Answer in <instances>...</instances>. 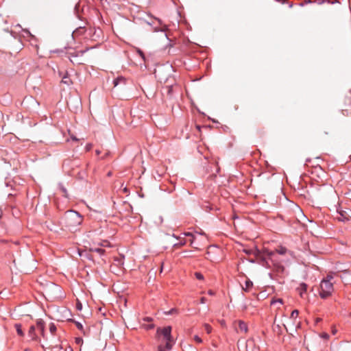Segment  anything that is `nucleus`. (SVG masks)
Instances as JSON below:
<instances>
[{
  "label": "nucleus",
  "instance_id": "obj_1",
  "mask_svg": "<svg viewBox=\"0 0 351 351\" xmlns=\"http://www.w3.org/2000/svg\"><path fill=\"white\" fill-rule=\"evenodd\" d=\"M333 277L332 275H328L324 278L319 285V294L322 299H326L330 297L334 291Z\"/></svg>",
  "mask_w": 351,
  "mask_h": 351
},
{
  "label": "nucleus",
  "instance_id": "obj_2",
  "mask_svg": "<svg viewBox=\"0 0 351 351\" xmlns=\"http://www.w3.org/2000/svg\"><path fill=\"white\" fill-rule=\"evenodd\" d=\"M171 332V326H165L162 328H159L156 332L158 337H162V341L165 342V348L167 350H170L172 348L173 339Z\"/></svg>",
  "mask_w": 351,
  "mask_h": 351
},
{
  "label": "nucleus",
  "instance_id": "obj_3",
  "mask_svg": "<svg viewBox=\"0 0 351 351\" xmlns=\"http://www.w3.org/2000/svg\"><path fill=\"white\" fill-rule=\"evenodd\" d=\"M173 237H176L177 239L180 240L179 243L174 244L175 247H179L184 245L186 243V240L185 239L184 237H191V239L189 240L190 245L191 246H193V247L197 249V247L194 246L195 240L196 237L193 233L187 232L182 233L180 236H178V237L173 234Z\"/></svg>",
  "mask_w": 351,
  "mask_h": 351
},
{
  "label": "nucleus",
  "instance_id": "obj_4",
  "mask_svg": "<svg viewBox=\"0 0 351 351\" xmlns=\"http://www.w3.org/2000/svg\"><path fill=\"white\" fill-rule=\"evenodd\" d=\"M66 218L73 221L70 223L71 226L80 225L82 222V216L75 211L70 210L66 215Z\"/></svg>",
  "mask_w": 351,
  "mask_h": 351
},
{
  "label": "nucleus",
  "instance_id": "obj_5",
  "mask_svg": "<svg viewBox=\"0 0 351 351\" xmlns=\"http://www.w3.org/2000/svg\"><path fill=\"white\" fill-rule=\"evenodd\" d=\"M297 290L302 298H304L307 291V285L302 282L300 284L299 287L297 288Z\"/></svg>",
  "mask_w": 351,
  "mask_h": 351
},
{
  "label": "nucleus",
  "instance_id": "obj_6",
  "mask_svg": "<svg viewBox=\"0 0 351 351\" xmlns=\"http://www.w3.org/2000/svg\"><path fill=\"white\" fill-rule=\"evenodd\" d=\"M247 351L251 349V351H261L258 346H257L253 340H248L246 343Z\"/></svg>",
  "mask_w": 351,
  "mask_h": 351
},
{
  "label": "nucleus",
  "instance_id": "obj_7",
  "mask_svg": "<svg viewBox=\"0 0 351 351\" xmlns=\"http://www.w3.org/2000/svg\"><path fill=\"white\" fill-rule=\"evenodd\" d=\"M276 252L280 255H285L288 254L291 257L293 256V252L288 251L287 249L283 246L278 247L276 249Z\"/></svg>",
  "mask_w": 351,
  "mask_h": 351
},
{
  "label": "nucleus",
  "instance_id": "obj_8",
  "mask_svg": "<svg viewBox=\"0 0 351 351\" xmlns=\"http://www.w3.org/2000/svg\"><path fill=\"white\" fill-rule=\"evenodd\" d=\"M238 330L241 332L247 333L248 331L247 324L241 320L238 322Z\"/></svg>",
  "mask_w": 351,
  "mask_h": 351
},
{
  "label": "nucleus",
  "instance_id": "obj_9",
  "mask_svg": "<svg viewBox=\"0 0 351 351\" xmlns=\"http://www.w3.org/2000/svg\"><path fill=\"white\" fill-rule=\"evenodd\" d=\"M35 330H36V327L34 326H32L29 328V332H28V335L31 337L32 340L38 341V337L36 335V334L35 332Z\"/></svg>",
  "mask_w": 351,
  "mask_h": 351
},
{
  "label": "nucleus",
  "instance_id": "obj_10",
  "mask_svg": "<svg viewBox=\"0 0 351 351\" xmlns=\"http://www.w3.org/2000/svg\"><path fill=\"white\" fill-rule=\"evenodd\" d=\"M36 328L40 331L41 335L45 337V325L42 320H39L36 323Z\"/></svg>",
  "mask_w": 351,
  "mask_h": 351
},
{
  "label": "nucleus",
  "instance_id": "obj_11",
  "mask_svg": "<svg viewBox=\"0 0 351 351\" xmlns=\"http://www.w3.org/2000/svg\"><path fill=\"white\" fill-rule=\"evenodd\" d=\"M125 84V78L123 77H118L113 81L114 86H118L119 84Z\"/></svg>",
  "mask_w": 351,
  "mask_h": 351
},
{
  "label": "nucleus",
  "instance_id": "obj_12",
  "mask_svg": "<svg viewBox=\"0 0 351 351\" xmlns=\"http://www.w3.org/2000/svg\"><path fill=\"white\" fill-rule=\"evenodd\" d=\"M244 252L247 254H254L255 256H258L259 251L257 249H245L243 250Z\"/></svg>",
  "mask_w": 351,
  "mask_h": 351
},
{
  "label": "nucleus",
  "instance_id": "obj_13",
  "mask_svg": "<svg viewBox=\"0 0 351 351\" xmlns=\"http://www.w3.org/2000/svg\"><path fill=\"white\" fill-rule=\"evenodd\" d=\"M14 327L16 330V332L17 334L21 336V337H23L24 336V332H23L22 330V328H21V325L20 324H16L14 325Z\"/></svg>",
  "mask_w": 351,
  "mask_h": 351
},
{
  "label": "nucleus",
  "instance_id": "obj_14",
  "mask_svg": "<svg viewBox=\"0 0 351 351\" xmlns=\"http://www.w3.org/2000/svg\"><path fill=\"white\" fill-rule=\"evenodd\" d=\"M90 251L99 253L100 254H103L105 252V250L100 247H93L90 249Z\"/></svg>",
  "mask_w": 351,
  "mask_h": 351
},
{
  "label": "nucleus",
  "instance_id": "obj_15",
  "mask_svg": "<svg viewBox=\"0 0 351 351\" xmlns=\"http://www.w3.org/2000/svg\"><path fill=\"white\" fill-rule=\"evenodd\" d=\"M253 285V283L251 280H247L245 281V287H243V289L245 291H249V289L252 287Z\"/></svg>",
  "mask_w": 351,
  "mask_h": 351
},
{
  "label": "nucleus",
  "instance_id": "obj_16",
  "mask_svg": "<svg viewBox=\"0 0 351 351\" xmlns=\"http://www.w3.org/2000/svg\"><path fill=\"white\" fill-rule=\"evenodd\" d=\"M203 327H204L205 331L206 332V333H208V334H210L213 330L211 326L209 325L208 324H204L203 325Z\"/></svg>",
  "mask_w": 351,
  "mask_h": 351
},
{
  "label": "nucleus",
  "instance_id": "obj_17",
  "mask_svg": "<svg viewBox=\"0 0 351 351\" xmlns=\"http://www.w3.org/2000/svg\"><path fill=\"white\" fill-rule=\"evenodd\" d=\"M98 245H99L101 247H110L111 246L110 242L107 240H104V241H101V243H98Z\"/></svg>",
  "mask_w": 351,
  "mask_h": 351
},
{
  "label": "nucleus",
  "instance_id": "obj_18",
  "mask_svg": "<svg viewBox=\"0 0 351 351\" xmlns=\"http://www.w3.org/2000/svg\"><path fill=\"white\" fill-rule=\"evenodd\" d=\"M49 330L51 334H54L56 331V326L53 323H51L49 325Z\"/></svg>",
  "mask_w": 351,
  "mask_h": 351
},
{
  "label": "nucleus",
  "instance_id": "obj_19",
  "mask_svg": "<svg viewBox=\"0 0 351 351\" xmlns=\"http://www.w3.org/2000/svg\"><path fill=\"white\" fill-rule=\"evenodd\" d=\"M62 82L69 85L71 83V80L67 76H64L62 77Z\"/></svg>",
  "mask_w": 351,
  "mask_h": 351
},
{
  "label": "nucleus",
  "instance_id": "obj_20",
  "mask_svg": "<svg viewBox=\"0 0 351 351\" xmlns=\"http://www.w3.org/2000/svg\"><path fill=\"white\" fill-rule=\"evenodd\" d=\"M299 315V311L298 310H294L292 311L291 314V319H295Z\"/></svg>",
  "mask_w": 351,
  "mask_h": 351
},
{
  "label": "nucleus",
  "instance_id": "obj_21",
  "mask_svg": "<svg viewBox=\"0 0 351 351\" xmlns=\"http://www.w3.org/2000/svg\"><path fill=\"white\" fill-rule=\"evenodd\" d=\"M195 276L196 277V278L197 280H204V276L199 272H195Z\"/></svg>",
  "mask_w": 351,
  "mask_h": 351
},
{
  "label": "nucleus",
  "instance_id": "obj_22",
  "mask_svg": "<svg viewBox=\"0 0 351 351\" xmlns=\"http://www.w3.org/2000/svg\"><path fill=\"white\" fill-rule=\"evenodd\" d=\"M276 303H279L280 304H282V300L280 299V298H278V299H276V300H272L271 302V305H274Z\"/></svg>",
  "mask_w": 351,
  "mask_h": 351
},
{
  "label": "nucleus",
  "instance_id": "obj_23",
  "mask_svg": "<svg viewBox=\"0 0 351 351\" xmlns=\"http://www.w3.org/2000/svg\"><path fill=\"white\" fill-rule=\"evenodd\" d=\"M194 340L195 341V342H197V343H201L202 342V339L198 336V335H195L194 336Z\"/></svg>",
  "mask_w": 351,
  "mask_h": 351
},
{
  "label": "nucleus",
  "instance_id": "obj_24",
  "mask_svg": "<svg viewBox=\"0 0 351 351\" xmlns=\"http://www.w3.org/2000/svg\"><path fill=\"white\" fill-rule=\"evenodd\" d=\"M144 327H145L147 330H150V329L154 328V324H150L145 325V326H144Z\"/></svg>",
  "mask_w": 351,
  "mask_h": 351
},
{
  "label": "nucleus",
  "instance_id": "obj_25",
  "mask_svg": "<svg viewBox=\"0 0 351 351\" xmlns=\"http://www.w3.org/2000/svg\"><path fill=\"white\" fill-rule=\"evenodd\" d=\"M321 337L323 338V339H328V337H329V335L326 333V332H323L320 335Z\"/></svg>",
  "mask_w": 351,
  "mask_h": 351
},
{
  "label": "nucleus",
  "instance_id": "obj_26",
  "mask_svg": "<svg viewBox=\"0 0 351 351\" xmlns=\"http://www.w3.org/2000/svg\"><path fill=\"white\" fill-rule=\"evenodd\" d=\"M75 341L77 344H80L82 343V339H81L80 337H77L75 339Z\"/></svg>",
  "mask_w": 351,
  "mask_h": 351
},
{
  "label": "nucleus",
  "instance_id": "obj_27",
  "mask_svg": "<svg viewBox=\"0 0 351 351\" xmlns=\"http://www.w3.org/2000/svg\"><path fill=\"white\" fill-rule=\"evenodd\" d=\"M158 351H165V348L162 346V345H159L158 347Z\"/></svg>",
  "mask_w": 351,
  "mask_h": 351
},
{
  "label": "nucleus",
  "instance_id": "obj_28",
  "mask_svg": "<svg viewBox=\"0 0 351 351\" xmlns=\"http://www.w3.org/2000/svg\"><path fill=\"white\" fill-rule=\"evenodd\" d=\"M143 320L146 321V322H152V318L149 317H146L143 318Z\"/></svg>",
  "mask_w": 351,
  "mask_h": 351
},
{
  "label": "nucleus",
  "instance_id": "obj_29",
  "mask_svg": "<svg viewBox=\"0 0 351 351\" xmlns=\"http://www.w3.org/2000/svg\"><path fill=\"white\" fill-rule=\"evenodd\" d=\"M91 147H92V145H91V144H88V145H86V149L87 151H88V150H90V149H91Z\"/></svg>",
  "mask_w": 351,
  "mask_h": 351
},
{
  "label": "nucleus",
  "instance_id": "obj_30",
  "mask_svg": "<svg viewBox=\"0 0 351 351\" xmlns=\"http://www.w3.org/2000/svg\"><path fill=\"white\" fill-rule=\"evenodd\" d=\"M206 301V299L204 298V297H202L201 299H200V303L202 304H204Z\"/></svg>",
  "mask_w": 351,
  "mask_h": 351
},
{
  "label": "nucleus",
  "instance_id": "obj_31",
  "mask_svg": "<svg viewBox=\"0 0 351 351\" xmlns=\"http://www.w3.org/2000/svg\"><path fill=\"white\" fill-rule=\"evenodd\" d=\"M274 253H275L274 252H269V253H268V255H269L271 258H272V257L274 256Z\"/></svg>",
  "mask_w": 351,
  "mask_h": 351
},
{
  "label": "nucleus",
  "instance_id": "obj_32",
  "mask_svg": "<svg viewBox=\"0 0 351 351\" xmlns=\"http://www.w3.org/2000/svg\"><path fill=\"white\" fill-rule=\"evenodd\" d=\"M138 53L140 54V56H141L143 58H144V54H143V53L141 51H140V50H139V51H138Z\"/></svg>",
  "mask_w": 351,
  "mask_h": 351
},
{
  "label": "nucleus",
  "instance_id": "obj_33",
  "mask_svg": "<svg viewBox=\"0 0 351 351\" xmlns=\"http://www.w3.org/2000/svg\"><path fill=\"white\" fill-rule=\"evenodd\" d=\"M337 331V329L335 328H333L332 330V332L333 335L336 334Z\"/></svg>",
  "mask_w": 351,
  "mask_h": 351
},
{
  "label": "nucleus",
  "instance_id": "obj_34",
  "mask_svg": "<svg viewBox=\"0 0 351 351\" xmlns=\"http://www.w3.org/2000/svg\"><path fill=\"white\" fill-rule=\"evenodd\" d=\"M208 293L209 295H214V292H213L212 290H209V291H208Z\"/></svg>",
  "mask_w": 351,
  "mask_h": 351
},
{
  "label": "nucleus",
  "instance_id": "obj_35",
  "mask_svg": "<svg viewBox=\"0 0 351 351\" xmlns=\"http://www.w3.org/2000/svg\"><path fill=\"white\" fill-rule=\"evenodd\" d=\"M71 139H72V140H73V141H77V140H78V139H77L75 136H71Z\"/></svg>",
  "mask_w": 351,
  "mask_h": 351
},
{
  "label": "nucleus",
  "instance_id": "obj_36",
  "mask_svg": "<svg viewBox=\"0 0 351 351\" xmlns=\"http://www.w3.org/2000/svg\"><path fill=\"white\" fill-rule=\"evenodd\" d=\"M176 311V309L173 308V309H171V311H169L168 314H171V313H173V311Z\"/></svg>",
  "mask_w": 351,
  "mask_h": 351
},
{
  "label": "nucleus",
  "instance_id": "obj_37",
  "mask_svg": "<svg viewBox=\"0 0 351 351\" xmlns=\"http://www.w3.org/2000/svg\"><path fill=\"white\" fill-rule=\"evenodd\" d=\"M321 321H322L321 318H317L316 320H315L316 323H318V322H319Z\"/></svg>",
  "mask_w": 351,
  "mask_h": 351
},
{
  "label": "nucleus",
  "instance_id": "obj_38",
  "mask_svg": "<svg viewBox=\"0 0 351 351\" xmlns=\"http://www.w3.org/2000/svg\"><path fill=\"white\" fill-rule=\"evenodd\" d=\"M65 351H73V349L71 347H69L68 349H66Z\"/></svg>",
  "mask_w": 351,
  "mask_h": 351
},
{
  "label": "nucleus",
  "instance_id": "obj_39",
  "mask_svg": "<svg viewBox=\"0 0 351 351\" xmlns=\"http://www.w3.org/2000/svg\"><path fill=\"white\" fill-rule=\"evenodd\" d=\"M25 351H32V350L31 349L26 348V349L25 350Z\"/></svg>",
  "mask_w": 351,
  "mask_h": 351
},
{
  "label": "nucleus",
  "instance_id": "obj_40",
  "mask_svg": "<svg viewBox=\"0 0 351 351\" xmlns=\"http://www.w3.org/2000/svg\"><path fill=\"white\" fill-rule=\"evenodd\" d=\"M82 324H77V327H78V328L82 327Z\"/></svg>",
  "mask_w": 351,
  "mask_h": 351
},
{
  "label": "nucleus",
  "instance_id": "obj_41",
  "mask_svg": "<svg viewBox=\"0 0 351 351\" xmlns=\"http://www.w3.org/2000/svg\"><path fill=\"white\" fill-rule=\"evenodd\" d=\"M350 317H351V313H350Z\"/></svg>",
  "mask_w": 351,
  "mask_h": 351
}]
</instances>
